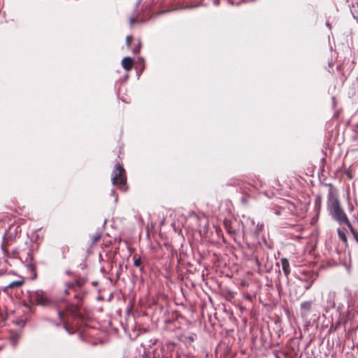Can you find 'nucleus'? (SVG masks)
I'll return each instance as SVG.
<instances>
[{
    "label": "nucleus",
    "instance_id": "9b49d317",
    "mask_svg": "<svg viewBox=\"0 0 358 358\" xmlns=\"http://www.w3.org/2000/svg\"><path fill=\"white\" fill-rule=\"evenodd\" d=\"M22 284H23V280L13 281L6 287V288L13 289V288L20 287V286L22 285Z\"/></svg>",
    "mask_w": 358,
    "mask_h": 358
},
{
    "label": "nucleus",
    "instance_id": "39448f33",
    "mask_svg": "<svg viewBox=\"0 0 358 358\" xmlns=\"http://www.w3.org/2000/svg\"><path fill=\"white\" fill-rule=\"evenodd\" d=\"M317 278V275L312 271H303L301 273L299 280L302 282L305 283L304 287L306 290H308L314 283Z\"/></svg>",
    "mask_w": 358,
    "mask_h": 358
},
{
    "label": "nucleus",
    "instance_id": "20e7f679",
    "mask_svg": "<svg viewBox=\"0 0 358 358\" xmlns=\"http://www.w3.org/2000/svg\"><path fill=\"white\" fill-rule=\"evenodd\" d=\"M58 315L61 320H64L65 317L70 315L72 317H80V313L77 306L73 304H66L64 310H58Z\"/></svg>",
    "mask_w": 358,
    "mask_h": 358
},
{
    "label": "nucleus",
    "instance_id": "1a4fd4ad",
    "mask_svg": "<svg viewBox=\"0 0 358 358\" xmlns=\"http://www.w3.org/2000/svg\"><path fill=\"white\" fill-rule=\"evenodd\" d=\"M133 64V59L130 57H126L122 60V66L127 71L132 69Z\"/></svg>",
    "mask_w": 358,
    "mask_h": 358
},
{
    "label": "nucleus",
    "instance_id": "a211bd4d",
    "mask_svg": "<svg viewBox=\"0 0 358 358\" xmlns=\"http://www.w3.org/2000/svg\"><path fill=\"white\" fill-rule=\"evenodd\" d=\"M132 41V37L131 36H127L126 38V43L128 47L131 45V43Z\"/></svg>",
    "mask_w": 358,
    "mask_h": 358
},
{
    "label": "nucleus",
    "instance_id": "5701e85b",
    "mask_svg": "<svg viewBox=\"0 0 358 358\" xmlns=\"http://www.w3.org/2000/svg\"><path fill=\"white\" fill-rule=\"evenodd\" d=\"M326 25H327L329 29H331V24H330V23H329V22H327L326 23Z\"/></svg>",
    "mask_w": 358,
    "mask_h": 358
},
{
    "label": "nucleus",
    "instance_id": "ddd939ff",
    "mask_svg": "<svg viewBox=\"0 0 358 358\" xmlns=\"http://www.w3.org/2000/svg\"><path fill=\"white\" fill-rule=\"evenodd\" d=\"M101 237V234L100 232H97L95 234H94L92 236V244H94L95 243L99 241L100 240Z\"/></svg>",
    "mask_w": 358,
    "mask_h": 358
},
{
    "label": "nucleus",
    "instance_id": "6ab92c4d",
    "mask_svg": "<svg viewBox=\"0 0 358 358\" xmlns=\"http://www.w3.org/2000/svg\"><path fill=\"white\" fill-rule=\"evenodd\" d=\"M110 195L114 196L115 197V202L116 203L117 201V196L116 195L115 191L114 189L111 190Z\"/></svg>",
    "mask_w": 358,
    "mask_h": 358
},
{
    "label": "nucleus",
    "instance_id": "6e6552de",
    "mask_svg": "<svg viewBox=\"0 0 358 358\" xmlns=\"http://www.w3.org/2000/svg\"><path fill=\"white\" fill-rule=\"evenodd\" d=\"M334 294L329 293L328 294V298H327V300L325 301V302H324V304H323V308L326 312H327L329 309L333 308L334 307L335 303L334 301Z\"/></svg>",
    "mask_w": 358,
    "mask_h": 358
},
{
    "label": "nucleus",
    "instance_id": "423d86ee",
    "mask_svg": "<svg viewBox=\"0 0 358 358\" xmlns=\"http://www.w3.org/2000/svg\"><path fill=\"white\" fill-rule=\"evenodd\" d=\"M251 224V227H250V231L251 233H253L255 236L259 235L260 231L262 230L264 227V224L262 223H257V225L255 224V222L252 220L248 219L247 224Z\"/></svg>",
    "mask_w": 358,
    "mask_h": 358
},
{
    "label": "nucleus",
    "instance_id": "aec40b11",
    "mask_svg": "<svg viewBox=\"0 0 358 358\" xmlns=\"http://www.w3.org/2000/svg\"><path fill=\"white\" fill-rule=\"evenodd\" d=\"M129 21H130V24L133 25L135 22H136L138 21V19L135 18V17H131Z\"/></svg>",
    "mask_w": 358,
    "mask_h": 358
},
{
    "label": "nucleus",
    "instance_id": "4be33fe9",
    "mask_svg": "<svg viewBox=\"0 0 358 358\" xmlns=\"http://www.w3.org/2000/svg\"><path fill=\"white\" fill-rule=\"evenodd\" d=\"M73 286H74V284H73V283H69V284H67V287H68L69 288L73 287Z\"/></svg>",
    "mask_w": 358,
    "mask_h": 358
},
{
    "label": "nucleus",
    "instance_id": "393cba45",
    "mask_svg": "<svg viewBox=\"0 0 358 358\" xmlns=\"http://www.w3.org/2000/svg\"><path fill=\"white\" fill-rule=\"evenodd\" d=\"M55 325L56 326H59V323H56Z\"/></svg>",
    "mask_w": 358,
    "mask_h": 358
},
{
    "label": "nucleus",
    "instance_id": "f03ea898",
    "mask_svg": "<svg viewBox=\"0 0 358 358\" xmlns=\"http://www.w3.org/2000/svg\"><path fill=\"white\" fill-rule=\"evenodd\" d=\"M112 182L115 185H117L119 188L123 191L127 189L126 181L127 178L125 175V170L120 164L115 165L114 169L112 173Z\"/></svg>",
    "mask_w": 358,
    "mask_h": 358
},
{
    "label": "nucleus",
    "instance_id": "7ed1b4c3",
    "mask_svg": "<svg viewBox=\"0 0 358 358\" xmlns=\"http://www.w3.org/2000/svg\"><path fill=\"white\" fill-rule=\"evenodd\" d=\"M29 301L33 304L46 306L49 303V299L41 290L32 292L29 294Z\"/></svg>",
    "mask_w": 358,
    "mask_h": 358
},
{
    "label": "nucleus",
    "instance_id": "a878e982",
    "mask_svg": "<svg viewBox=\"0 0 358 358\" xmlns=\"http://www.w3.org/2000/svg\"><path fill=\"white\" fill-rule=\"evenodd\" d=\"M357 243H358V241H357Z\"/></svg>",
    "mask_w": 358,
    "mask_h": 358
},
{
    "label": "nucleus",
    "instance_id": "4468645a",
    "mask_svg": "<svg viewBox=\"0 0 358 358\" xmlns=\"http://www.w3.org/2000/svg\"><path fill=\"white\" fill-rule=\"evenodd\" d=\"M348 227L350 229V231H351V232H352V236H353L354 238H355V241L357 242V241H358V232H357V231L353 229V227H352V225H351V224H350V227Z\"/></svg>",
    "mask_w": 358,
    "mask_h": 358
},
{
    "label": "nucleus",
    "instance_id": "dca6fc26",
    "mask_svg": "<svg viewBox=\"0 0 358 358\" xmlns=\"http://www.w3.org/2000/svg\"><path fill=\"white\" fill-rule=\"evenodd\" d=\"M141 264V258L138 257L137 259H135L134 261V265L136 267H139Z\"/></svg>",
    "mask_w": 358,
    "mask_h": 358
},
{
    "label": "nucleus",
    "instance_id": "412c9836",
    "mask_svg": "<svg viewBox=\"0 0 358 358\" xmlns=\"http://www.w3.org/2000/svg\"><path fill=\"white\" fill-rule=\"evenodd\" d=\"M139 51H140V47L139 46L134 48V50H133V52L135 54L138 53Z\"/></svg>",
    "mask_w": 358,
    "mask_h": 358
},
{
    "label": "nucleus",
    "instance_id": "0eeeda50",
    "mask_svg": "<svg viewBox=\"0 0 358 358\" xmlns=\"http://www.w3.org/2000/svg\"><path fill=\"white\" fill-rule=\"evenodd\" d=\"M312 306V301H307L301 303V314L302 317H307L310 311Z\"/></svg>",
    "mask_w": 358,
    "mask_h": 358
},
{
    "label": "nucleus",
    "instance_id": "f3484780",
    "mask_svg": "<svg viewBox=\"0 0 358 358\" xmlns=\"http://www.w3.org/2000/svg\"><path fill=\"white\" fill-rule=\"evenodd\" d=\"M64 329H66V332H67L68 334H73V333L74 332V331H71L69 330V327H68V325H67V322H66L65 320H64Z\"/></svg>",
    "mask_w": 358,
    "mask_h": 358
},
{
    "label": "nucleus",
    "instance_id": "f257e3e1",
    "mask_svg": "<svg viewBox=\"0 0 358 358\" xmlns=\"http://www.w3.org/2000/svg\"><path fill=\"white\" fill-rule=\"evenodd\" d=\"M327 208L333 219L338 222L339 224L350 227V222L341 207L337 191L332 186H330L328 191Z\"/></svg>",
    "mask_w": 358,
    "mask_h": 358
},
{
    "label": "nucleus",
    "instance_id": "9d476101",
    "mask_svg": "<svg viewBox=\"0 0 358 358\" xmlns=\"http://www.w3.org/2000/svg\"><path fill=\"white\" fill-rule=\"evenodd\" d=\"M282 268L285 275L287 277L290 273L289 264L287 259H281Z\"/></svg>",
    "mask_w": 358,
    "mask_h": 358
},
{
    "label": "nucleus",
    "instance_id": "f8f14e48",
    "mask_svg": "<svg viewBox=\"0 0 358 358\" xmlns=\"http://www.w3.org/2000/svg\"><path fill=\"white\" fill-rule=\"evenodd\" d=\"M338 235L340 239H341L345 243H347V236H346V234L344 231L338 229Z\"/></svg>",
    "mask_w": 358,
    "mask_h": 358
},
{
    "label": "nucleus",
    "instance_id": "2eb2a0df",
    "mask_svg": "<svg viewBox=\"0 0 358 358\" xmlns=\"http://www.w3.org/2000/svg\"><path fill=\"white\" fill-rule=\"evenodd\" d=\"M18 338H19V336L17 334L13 335L10 337V343H12L13 345H15L17 344Z\"/></svg>",
    "mask_w": 358,
    "mask_h": 358
},
{
    "label": "nucleus",
    "instance_id": "b1692460",
    "mask_svg": "<svg viewBox=\"0 0 358 358\" xmlns=\"http://www.w3.org/2000/svg\"><path fill=\"white\" fill-rule=\"evenodd\" d=\"M66 273V274L69 275L71 273V271H67Z\"/></svg>",
    "mask_w": 358,
    "mask_h": 358
}]
</instances>
